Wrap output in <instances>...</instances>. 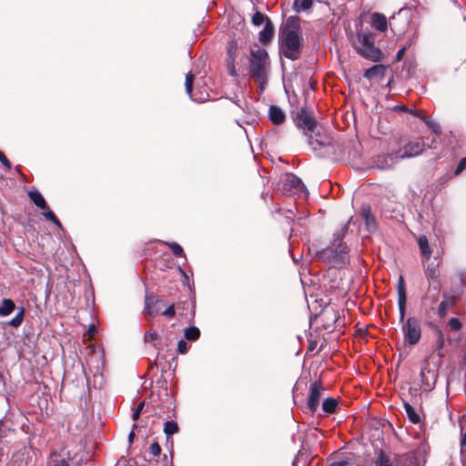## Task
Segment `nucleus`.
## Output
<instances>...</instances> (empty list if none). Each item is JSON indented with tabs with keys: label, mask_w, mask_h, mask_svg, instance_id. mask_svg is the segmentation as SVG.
Instances as JSON below:
<instances>
[{
	"label": "nucleus",
	"mask_w": 466,
	"mask_h": 466,
	"mask_svg": "<svg viewBox=\"0 0 466 466\" xmlns=\"http://www.w3.org/2000/svg\"><path fill=\"white\" fill-rule=\"evenodd\" d=\"M398 306L400 311V320L402 323L401 330L404 341L409 345H416L421 337L420 321L415 317H409L405 319L406 312V290L402 276H400L397 285Z\"/></svg>",
	"instance_id": "f257e3e1"
},
{
	"label": "nucleus",
	"mask_w": 466,
	"mask_h": 466,
	"mask_svg": "<svg viewBox=\"0 0 466 466\" xmlns=\"http://www.w3.org/2000/svg\"><path fill=\"white\" fill-rule=\"evenodd\" d=\"M248 63L249 75L259 84L260 89L262 90L268 82L270 67L268 52L260 46L252 48L250 50Z\"/></svg>",
	"instance_id": "f03ea898"
},
{
	"label": "nucleus",
	"mask_w": 466,
	"mask_h": 466,
	"mask_svg": "<svg viewBox=\"0 0 466 466\" xmlns=\"http://www.w3.org/2000/svg\"><path fill=\"white\" fill-rule=\"evenodd\" d=\"M348 231L345 224L339 232L334 234L332 244L321 251V258L333 267H342L349 262L348 247L342 242V238Z\"/></svg>",
	"instance_id": "7ed1b4c3"
},
{
	"label": "nucleus",
	"mask_w": 466,
	"mask_h": 466,
	"mask_svg": "<svg viewBox=\"0 0 466 466\" xmlns=\"http://www.w3.org/2000/svg\"><path fill=\"white\" fill-rule=\"evenodd\" d=\"M280 49L282 55L290 59L296 60L299 56L301 37L299 27L297 25H289L288 22L279 36Z\"/></svg>",
	"instance_id": "20e7f679"
},
{
	"label": "nucleus",
	"mask_w": 466,
	"mask_h": 466,
	"mask_svg": "<svg viewBox=\"0 0 466 466\" xmlns=\"http://www.w3.org/2000/svg\"><path fill=\"white\" fill-rule=\"evenodd\" d=\"M359 45L356 46V50L362 57L379 62L383 58L381 50L374 45V34L372 33H360L357 35Z\"/></svg>",
	"instance_id": "39448f33"
},
{
	"label": "nucleus",
	"mask_w": 466,
	"mask_h": 466,
	"mask_svg": "<svg viewBox=\"0 0 466 466\" xmlns=\"http://www.w3.org/2000/svg\"><path fill=\"white\" fill-rule=\"evenodd\" d=\"M283 190L299 197H307L308 192L305 185L299 177L293 174L286 176L283 185Z\"/></svg>",
	"instance_id": "423d86ee"
},
{
	"label": "nucleus",
	"mask_w": 466,
	"mask_h": 466,
	"mask_svg": "<svg viewBox=\"0 0 466 466\" xmlns=\"http://www.w3.org/2000/svg\"><path fill=\"white\" fill-rule=\"evenodd\" d=\"M425 147V142L422 138H419L415 141H410L407 143L402 148H400L398 151L400 159L410 158L419 156Z\"/></svg>",
	"instance_id": "0eeeda50"
},
{
	"label": "nucleus",
	"mask_w": 466,
	"mask_h": 466,
	"mask_svg": "<svg viewBox=\"0 0 466 466\" xmlns=\"http://www.w3.org/2000/svg\"><path fill=\"white\" fill-rule=\"evenodd\" d=\"M295 121L298 127L307 131H313L317 124L311 114L305 109L298 112Z\"/></svg>",
	"instance_id": "6e6552de"
},
{
	"label": "nucleus",
	"mask_w": 466,
	"mask_h": 466,
	"mask_svg": "<svg viewBox=\"0 0 466 466\" xmlns=\"http://www.w3.org/2000/svg\"><path fill=\"white\" fill-rule=\"evenodd\" d=\"M323 391L324 388L322 387L320 382L315 381L310 386V393L308 400V407L312 413L317 410Z\"/></svg>",
	"instance_id": "1a4fd4ad"
},
{
	"label": "nucleus",
	"mask_w": 466,
	"mask_h": 466,
	"mask_svg": "<svg viewBox=\"0 0 466 466\" xmlns=\"http://www.w3.org/2000/svg\"><path fill=\"white\" fill-rule=\"evenodd\" d=\"M398 151L391 152L390 154L380 155L375 160L377 167L380 169L392 168L397 163L400 161Z\"/></svg>",
	"instance_id": "9d476101"
},
{
	"label": "nucleus",
	"mask_w": 466,
	"mask_h": 466,
	"mask_svg": "<svg viewBox=\"0 0 466 466\" xmlns=\"http://www.w3.org/2000/svg\"><path fill=\"white\" fill-rule=\"evenodd\" d=\"M387 66L381 64L375 65L370 68L367 69L364 73V77L367 79H382L385 76Z\"/></svg>",
	"instance_id": "9b49d317"
},
{
	"label": "nucleus",
	"mask_w": 466,
	"mask_h": 466,
	"mask_svg": "<svg viewBox=\"0 0 466 466\" xmlns=\"http://www.w3.org/2000/svg\"><path fill=\"white\" fill-rule=\"evenodd\" d=\"M160 299L154 296H146L145 298V311L149 316H156L160 310L159 303Z\"/></svg>",
	"instance_id": "f8f14e48"
},
{
	"label": "nucleus",
	"mask_w": 466,
	"mask_h": 466,
	"mask_svg": "<svg viewBox=\"0 0 466 466\" xmlns=\"http://www.w3.org/2000/svg\"><path fill=\"white\" fill-rule=\"evenodd\" d=\"M268 117L275 125L282 124L286 119L284 111L278 106H270Z\"/></svg>",
	"instance_id": "ddd939ff"
},
{
	"label": "nucleus",
	"mask_w": 466,
	"mask_h": 466,
	"mask_svg": "<svg viewBox=\"0 0 466 466\" xmlns=\"http://www.w3.org/2000/svg\"><path fill=\"white\" fill-rule=\"evenodd\" d=\"M371 25L380 32L387 30L388 22L384 15L380 13H374L371 15Z\"/></svg>",
	"instance_id": "4468645a"
},
{
	"label": "nucleus",
	"mask_w": 466,
	"mask_h": 466,
	"mask_svg": "<svg viewBox=\"0 0 466 466\" xmlns=\"http://www.w3.org/2000/svg\"><path fill=\"white\" fill-rule=\"evenodd\" d=\"M28 196L31 201L41 209H47V204L42 196V194L37 190H31L28 192Z\"/></svg>",
	"instance_id": "2eb2a0df"
},
{
	"label": "nucleus",
	"mask_w": 466,
	"mask_h": 466,
	"mask_svg": "<svg viewBox=\"0 0 466 466\" xmlns=\"http://www.w3.org/2000/svg\"><path fill=\"white\" fill-rule=\"evenodd\" d=\"M418 245L421 253V256L425 259H430L431 257V249L428 241V238L425 236H420L418 238Z\"/></svg>",
	"instance_id": "dca6fc26"
},
{
	"label": "nucleus",
	"mask_w": 466,
	"mask_h": 466,
	"mask_svg": "<svg viewBox=\"0 0 466 466\" xmlns=\"http://www.w3.org/2000/svg\"><path fill=\"white\" fill-rule=\"evenodd\" d=\"M274 34V28L270 21L268 19L264 29L259 33V40L261 43L266 44L269 42Z\"/></svg>",
	"instance_id": "f3484780"
},
{
	"label": "nucleus",
	"mask_w": 466,
	"mask_h": 466,
	"mask_svg": "<svg viewBox=\"0 0 466 466\" xmlns=\"http://www.w3.org/2000/svg\"><path fill=\"white\" fill-rule=\"evenodd\" d=\"M15 309V305L12 299H4L0 302V316L6 317L10 315Z\"/></svg>",
	"instance_id": "a211bd4d"
},
{
	"label": "nucleus",
	"mask_w": 466,
	"mask_h": 466,
	"mask_svg": "<svg viewBox=\"0 0 466 466\" xmlns=\"http://www.w3.org/2000/svg\"><path fill=\"white\" fill-rule=\"evenodd\" d=\"M361 217L364 218L366 222V226L369 231H373L376 228L375 219L370 213V208L369 207H364L361 209Z\"/></svg>",
	"instance_id": "6ab92c4d"
},
{
	"label": "nucleus",
	"mask_w": 466,
	"mask_h": 466,
	"mask_svg": "<svg viewBox=\"0 0 466 466\" xmlns=\"http://www.w3.org/2000/svg\"><path fill=\"white\" fill-rule=\"evenodd\" d=\"M47 466H70L67 461L60 454L54 451L50 454L47 461Z\"/></svg>",
	"instance_id": "aec40b11"
},
{
	"label": "nucleus",
	"mask_w": 466,
	"mask_h": 466,
	"mask_svg": "<svg viewBox=\"0 0 466 466\" xmlns=\"http://www.w3.org/2000/svg\"><path fill=\"white\" fill-rule=\"evenodd\" d=\"M454 305V299L452 297H444V299L440 303L438 314L440 317L446 316L449 309Z\"/></svg>",
	"instance_id": "412c9836"
},
{
	"label": "nucleus",
	"mask_w": 466,
	"mask_h": 466,
	"mask_svg": "<svg viewBox=\"0 0 466 466\" xmlns=\"http://www.w3.org/2000/svg\"><path fill=\"white\" fill-rule=\"evenodd\" d=\"M194 80V75L192 73H187L186 76V81H185V88L187 94L190 96V98L197 102H203L205 98H198L195 97L192 94V84Z\"/></svg>",
	"instance_id": "4be33fe9"
},
{
	"label": "nucleus",
	"mask_w": 466,
	"mask_h": 466,
	"mask_svg": "<svg viewBox=\"0 0 466 466\" xmlns=\"http://www.w3.org/2000/svg\"><path fill=\"white\" fill-rule=\"evenodd\" d=\"M426 277L432 280V285L435 289H440V283L438 281L439 271L435 267L428 266L425 271Z\"/></svg>",
	"instance_id": "5701e85b"
},
{
	"label": "nucleus",
	"mask_w": 466,
	"mask_h": 466,
	"mask_svg": "<svg viewBox=\"0 0 466 466\" xmlns=\"http://www.w3.org/2000/svg\"><path fill=\"white\" fill-rule=\"evenodd\" d=\"M404 410L410 422L413 424H418L420 421V415L410 403H404Z\"/></svg>",
	"instance_id": "b1692460"
},
{
	"label": "nucleus",
	"mask_w": 466,
	"mask_h": 466,
	"mask_svg": "<svg viewBox=\"0 0 466 466\" xmlns=\"http://www.w3.org/2000/svg\"><path fill=\"white\" fill-rule=\"evenodd\" d=\"M338 407V400L335 398H327L322 402V410L326 413H334Z\"/></svg>",
	"instance_id": "393cba45"
},
{
	"label": "nucleus",
	"mask_w": 466,
	"mask_h": 466,
	"mask_svg": "<svg viewBox=\"0 0 466 466\" xmlns=\"http://www.w3.org/2000/svg\"><path fill=\"white\" fill-rule=\"evenodd\" d=\"M412 114L419 116L435 134L441 133V127L437 122L427 118L425 116L420 115L417 111L412 112Z\"/></svg>",
	"instance_id": "a878e982"
},
{
	"label": "nucleus",
	"mask_w": 466,
	"mask_h": 466,
	"mask_svg": "<svg viewBox=\"0 0 466 466\" xmlns=\"http://www.w3.org/2000/svg\"><path fill=\"white\" fill-rule=\"evenodd\" d=\"M313 2L312 0H295L294 1V9L297 12L307 11L312 7Z\"/></svg>",
	"instance_id": "bb28decb"
},
{
	"label": "nucleus",
	"mask_w": 466,
	"mask_h": 466,
	"mask_svg": "<svg viewBox=\"0 0 466 466\" xmlns=\"http://www.w3.org/2000/svg\"><path fill=\"white\" fill-rule=\"evenodd\" d=\"M200 336L198 328L192 326L185 329L184 337L188 340H197Z\"/></svg>",
	"instance_id": "cd10ccee"
},
{
	"label": "nucleus",
	"mask_w": 466,
	"mask_h": 466,
	"mask_svg": "<svg viewBox=\"0 0 466 466\" xmlns=\"http://www.w3.org/2000/svg\"><path fill=\"white\" fill-rule=\"evenodd\" d=\"M24 316H25V309L23 307H21L18 309V311H17L16 315L15 316V318H13L9 321L8 324L14 328H18L23 323Z\"/></svg>",
	"instance_id": "c85d7f7f"
},
{
	"label": "nucleus",
	"mask_w": 466,
	"mask_h": 466,
	"mask_svg": "<svg viewBox=\"0 0 466 466\" xmlns=\"http://www.w3.org/2000/svg\"><path fill=\"white\" fill-rule=\"evenodd\" d=\"M430 375H431V380L434 382L435 381L434 372H431V370H428L427 368H424L421 370V371H420L421 381H422V383L426 384L428 387L431 386V383L430 378H429Z\"/></svg>",
	"instance_id": "c756f323"
},
{
	"label": "nucleus",
	"mask_w": 466,
	"mask_h": 466,
	"mask_svg": "<svg viewBox=\"0 0 466 466\" xmlns=\"http://www.w3.org/2000/svg\"><path fill=\"white\" fill-rule=\"evenodd\" d=\"M178 431V426L176 421L168 420L164 425V432L167 436H171Z\"/></svg>",
	"instance_id": "7c9ffc66"
},
{
	"label": "nucleus",
	"mask_w": 466,
	"mask_h": 466,
	"mask_svg": "<svg viewBox=\"0 0 466 466\" xmlns=\"http://www.w3.org/2000/svg\"><path fill=\"white\" fill-rule=\"evenodd\" d=\"M163 243L171 248V250L175 256L185 257L184 250L179 244L175 243V242H163Z\"/></svg>",
	"instance_id": "2f4dec72"
},
{
	"label": "nucleus",
	"mask_w": 466,
	"mask_h": 466,
	"mask_svg": "<svg viewBox=\"0 0 466 466\" xmlns=\"http://www.w3.org/2000/svg\"><path fill=\"white\" fill-rule=\"evenodd\" d=\"M375 466H392L390 459L381 452L376 461Z\"/></svg>",
	"instance_id": "473e14b6"
},
{
	"label": "nucleus",
	"mask_w": 466,
	"mask_h": 466,
	"mask_svg": "<svg viewBox=\"0 0 466 466\" xmlns=\"http://www.w3.org/2000/svg\"><path fill=\"white\" fill-rule=\"evenodd\" d=\"M42 213V215L45 217L46 219L52 221L54 224H56L57 227L61 228L62 225L60 221L56 218L55 214L50 210H46Z\"/></svg>",
	"instance_id": "72a5a7b5"
},
{
	"label": "nucleus",
	"mask_w": 466,
	"mask_h": 466,
	"mask_svg": "<svg viewBox=\"0 0 466 466\" xmlns=\"http://www.w3.org/2000/svg\"><path fill=\"white\" fill-rule=\"evenodd\" d=\"M227 67H228V72L230 76H237V70L235 67V58L227 59Z\"/></svg>",
	"instance_id": "f704fd0d"
},
{
	"label": "nucleus",
	"mask_w": 466,
	"mask_h": 466,
	"mask_svg": "<svg viewBox=\"0 0 466 466\" xmlns=\"http://www.w3.org/2000/svg\"><path fill=\"white\" fill-rule=\"evenodd\" d=\"M438 338L436 341V350L438 351L441 350L444 347V335L441 330H438L437 332Z\"/></svg>",
	"instance_id": "c9c22d12"
},
{
	"label": "nucleus",
	"mask_w": 466,
	"mask_h": 466,
	"mask_svg": "<svg viewBox=\"0 0 466 466\" xmlns=\"http://www.w3.org/2000/svg\"><path fill=\"white\" fill-rule=\"evenodd\" d=\"M264 20V15L259 12L255 13L252 16V22L255 25H260L261 24H263Z\"/></svg>",
	"instance_id": "e433bc0d"
},
{
	"label": "nucleus",
	"mask_w": 466,
	"mask_h": 466,
	"mask_svg": "<svg viewBox=\"0 0 466 466\" xmlns=\"http://www.w3.org/2000/svg\"><path fill=\"white\" fill-rule=\"evenodd\" d=\"M449 326L452 330H459L461 328V323L457 318H451L449 320Z\"/></svg>",
	"instance_id": "4c0bfd02"
},
{
	"label": "nucleus",
	"mask_w": 466,
	"mask_h": 466,
	"mask_svg": "<svg viewBox=\"0 0 466 466\" xmlns=\"http://www.w3.org/2000/svg\"><path fill=\"white\" fill-rule=\"evenodd\" d=\"M236 51L237 45L234 42H231L228 46V59L235 58Z\"/></svg>",
	"instance_id": "58836bf2"
},
{
	"label": "nucleus",
	"mask_w": 466,
	"mask_h": 466,
	"mask_svg": "<svg viewBox=\"0 0 466 466\" xmlns=\"http://www.w3.org/2000/svg\"><path fill=\"white\" fill-rule=\"evenodd\" d=\"M187 343L184 339H180L177 343V351L180 354H185L187 351Z\"/></svg>",
	"instance_id": "ea45409f"
},
{
	"label": "nucleus",
	"mask_w": 466,
	"mask_h": 466,
	"mask_svg": "<svg viewBox=\"0 0 466 466\" xmlns=\"http://www.w3.org/2000/svg\"><path fill=\"white\" fill-rule=\"evenodd\" d=\"M161 452V448L160 446L158 445V443L157 442H153L151 445H150V453L154 456V457H157L160 454Z\"/></svg>",
	"instance_id": "a19ab883"
},
{
	"label": "nucleus",
	"mask_w": 466,
	"mask_h": 466,
	"mask_svg": "<svg viewBox=\"0 0 466 466\" xmlns=\"http://www.w3.org/2000/svg\"><path fill=\"white\" fill-rule=\"evenodd\" d=\"M158 338V334L156 331H150L145 333L144 339L146 342H150L152 340H155Z\"/></svg>",
	"instance_id": "79ce46f5"
},
{
	"label": "nucleus",
	"mask_w": 466,
	"mask_h": 466,
	"mask_svg": "<svg viewBox=\"0 0 466 466\" xmlns=\"http://www.w3.org/2000/svg\"><path fill=\"white\" fill-rule=\"evenodd\" d=\"M162 314L165 317L173 318L175 316V314H176L174 304L168 306L167 309L166 310H164Z\"/></svg>",
	"instance_id": "37998d69"
},
{
	"label": "nucleus",
	"mask_w": 466,
	"mask_h": 466,
	"mask_svg": "<svg viewBox=\"0 0 466 466\" xmlns=\"http://www.w3.org/2000/svg\"><path fill=\"white\" fill-rule=\"evenodd\" d=\"M466 168V157L461 159L459 165L456 167L455 174L459 175Z\"/></svg>",
	"instance_id": "c03bdc74"
},
{
	"label": "nucleus",
	"mask_w": 466,
	"mask_h": 466,
	"mask_svg": "<svg viewBox=\"0 0 466 466\" xmlns=\"http://www.w3.org/2000/svg\"><path fill=\"white\" fill-rule=\"evenodd\" d=\"M0 162L8 169L11 168V163L5 157V156L0 151Z\"/></svg>",
	"instance_id": "a18cd8bd"
},
{
	"label": "nucleus",
	"mask_w": 466,
	"mask_h": 466,
	"mask_svg": "<svg viewBox=\"0 0 466 466\" xmlns=\"http://www.w3.org/2000/svg\"><path fill=\"white\" fill-rule=\"evenodd\" d=\"M406 47L400 48L396 54V61H400L405 54Z\"/></svg>",
	"instance_id": "49530a36"
},
{
	"label": "nucleus",
	"mask_w": 466,
	"mask_h": 466,
	"mask_svg": "<svg viewBox=\"0 0 466 466\" xmlns=\"http://www.w3.org/2000/svg\"><path fill=\"white\" fill-rule=\"evenodd\" d=\"M461 453L463 455L465 452V449H466V432L462 434V437L461 440Z\"/></svg>",
	"instance_id": "de8ad7c7"
},
{
	"label": "nucleus",
	"mask_w": 466,
	"mask_h": 466,
	"mask_svg": "<svg viewBox=\"0 0 466 466\" xmlns=\"http://www.w3.org/2000/svg\"><path fill=\"white\" fill-rule=\"evenodd\" d=\"M329 466H348V462L346 461H339L332 462Z\"/></svg>",
	"instance_id": "09e8293b"
},
{
	"label": "nucleus",
	"mask_w": 466,
	"mask_h": 466,
	"mask_svg": "<svg viewBox=\"0 0 466 466\" xmlns=\"http://www.w3.org/2000/svg\"><path fill=\"white\" fill-rule=\"evenodd\" d=\"M95 332H96V327H95V325H91L88 329V333H89L90 337L94 336Z\"/></svg>",
	"instance_id": "8fccbe9b"
},
{
	"label": "nucleus",
	"mask_w": 466,
	"mask_h": 466,
	"mask_svg": "<svg viewBox=\"0 0 466 466\" xmlns=\"http://www.w3.org/2000/svg\"><path fill=\"white\" fill-rule=\"evenodd\" d=\"M140 414H141V412L135 410L133 412V420H137L139 418Z\"/></svg>",
	"instance_id": "3c124183"
},
{
	"label": "nucleus",
	"mask_w": 466,
	"mask_h": 466,
	"mask_svg": "<svg viewBox=\"0 0 466 466\" xmlns=\"http://www.w3.org/2000/svg\"><path fill=\"white\" fill-rule=\"evenodd\" d=\"M144 405H145V402L142 401L138 404V406L136 408V410L139 411V412H142V410L144 408Z\"/></svg>",
	"instance_id": "603ef678"
},
{
	"label": "nucleus",
	"mask_w": 466,
	"mask_h": 466,
	"mask_svg": "<svg viewBox=\"0 0 466 466\" xmlns=\"http://www.w3.org/2000/svg\"><path fill=\"white\" fill-rule=\"evenodd\" d=\"M134 436H135V434H134V432H133V431L129 433V435H128V440H129V441H130V442H132V441H133Z\"/></svg>",
	"instance_id": "864d4df0"
},
{
	"label": "nucleus",
	"mask_w": 466,
	"mask_h": 466,
	"mask_svg": "<svg viewBox=\"0 0 466 466\" xmlns=\"http://www.w3.org/2000/svg\"><path fill=\"white\" fill-rule=\"evenodd\" d=\"M463 463L466 464V448H465V452L463 454Z\"/></svg>",
	"instance_id": "5fc2aeb1"
},
{
	"label": "nucleus",
	"mask_w": 466,
	"mask_h": 466,
	"mask_svg": "<svg viewBox=\"0 0 466 466\" xmlns=\"http://www.w3.org/2000/svg\"><path fill=\"white\" fill-rule=\"evenodd\" d=\"M192 309H194V305H192ZM191 316H194V309H192Z\"/></svg>",
	"instance_id": "6e6d98bb"
},
{
	"label": "nucleus",
	"mask_w": 466,
	"mask_h": 466,
	"mask_svg": "<svg viewBox=\"0 0 466 466\" xmlns=\"http://www.w3.org/2000/svg\"><path fill=\"white\" fill-rule=\"evenodd\" d=\"M464 360H465V363H466V353H465Z\"/></svg>",
	"instance_id": "4d7b16f0"
}]
</instances>
